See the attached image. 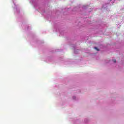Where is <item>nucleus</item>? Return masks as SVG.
<instances>
[{
	"instance_id": "obj_1",
	"label": "nucleus",
	"mask_w": 124,
	"mask_h": 124,
	"mask_svg": "<svg viewBox=\"0 0 124 124\" xmlns=\"http://www.w3.org/2000/svg\"><path fill=\"white\" fill-rule=\"evenodd\" d=\"M95 49H96V50H97V51H99V49H98V48H97V47H95Z\"/></svg>"
},
{
	"instance_id": "obj_2",
	"label": "nucleus",
	"mask_w": 124,
	"mask_h": 124,
	"mask_svg": "<svg viewBox=\"0 0 124 124\" xmlns=\"http://www.w3.org/2000/svg\"><path fill=\"white\" fill-rule=\"evenodd\" d=\"M113 62L116 63V62H117V61L116 60H113Z\"/></svg>"
},
{
	"instance_id": "obj_3",
	"label": "nucleus",
	"mask_w": 124,
	"mask_h": 124,
	"mask_svg": "<svg viewBox=\"0 0 124 124\" xmlns=\"http://www.w3.org/2000/svg\"><path fill=\"white\" fill-rule=\"evenodd\" d=\"M73 99H75V97L74 96V97H73Z\"/></svg>"
}]
</instances>
